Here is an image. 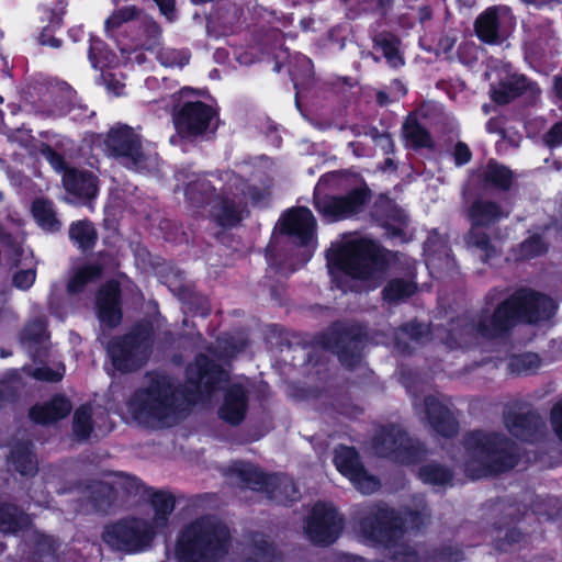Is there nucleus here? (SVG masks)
<instances>
[{"label": "nucleus", "mask_w": 562, "mask_h": 562, "mask_svg": "<svg viewBox=\"0 0 562 562\" xmlns=\"http://www.w3.org/2000/svg\"><path fill=\"white\" fill-rule=\"evenodd\" d=\"M554 312L555 304L550 297L529 290H520L502 303L493 314L482 315L475 324H467L459 331L451 333L447 345L465 347L479 335L494 337L506 331L518 321L538 323L549 319Z\"/></svg>", "instance_id": "nucleus-1"}, {"label": "nucleus", "mask_w": 562, "mask_h": 562, "mask_svg": "<svg viewBox=\"0 0 562 562\" xmlns=\"http://www.w3.org/2000/svg\"><path fill=\"white\" fill-rule=\"evenodd\" d=\"M149 350L150 334L139 329L124 338L114 339L108 348L113 366L119 371H130L142 366Z\"/></svg>", "instance_id": "nucleus-10"}, {"label": "nucleus", "mask_w": 562, "mask_h": 562, "mask_svg": "<svg viewBox=\"0 0 562 562\" xmlns=\"http://www.w3.org/2000/svg\"><path fill=\"white\" fill-rule=\"evenodd\" d=\"M505 425L513 436L525 440L528 439L529 420L526 417L507 415L505 417Z\"/></svg>", "instance_id": "nucleus-44"}, {"label": "nucleus", "mask_w": 562, "mask_h": 562, "mask_svg": "<svg viewBox=\"0 0 562 562\" xmlns=\"http://www.w3.org/2000/svg\"><path fill=\"white\" fill-rule=\"evenodd\" d=\"M101 270V267L95 263H87L80 267L68 282V292L79 293L88 282L100 277Z\"/></svg>", "instance_id": "nucleus-31"}, {"label": "nucleus", "mask_w": 562, "mask_h": 562, "mask_svg": "<svg viewBox=\"0 0 562 562\" xmlns=\"http://www.w3.org/2000/svg\"><path fill=\"white\" fill-rule=\"evenodd\" d=\"M419 476L426 483L438 485L447 484L451 480L450 471L437 464L422 468Z\"/></svg>", "instance_id": "nucleus-41"}, {"label": "nucleus", "mask_w": 562, "mask_h": 562, "mask_svg": "<svg viewBox=\"0 0 562 562\" xmlns=\"http://www.w3.org/2000/svg\"><path fill=\"white\" fill-rule=\"evenodd\" d=\"M32 214L38 226L44 231L56 232L60 228V222L49 201L35 200L32 205Z\"/></svg>", "instance_id": "nucleus-28"}, {"label": "nucleus", "mask_w": 562, "mask_h": 562, "mask_svg": "<svg viewBox=\"0 0 562 562\" xmlns=\"http://www.w3.org/2000/svg\"><path fill=\"white\" fill-rule=\"evenodd\" d=\"M112 155L123 159L128 168L149 171L156 165L155 156H145L140 150L138 135L127 126H117L110 131L105 140Z\"/></svg>", "instance_id": "nucleus-9"}, {"label": "nucleus", "mask_w": 562, "mask_h": 562, "mask_svg": "<svg viewBox=\"0 0 562 562\" xmlns=\"http://www.w3.org/2000/svg\"><path fill=\"white\" fill-rule=\"evenodd\" d=\"M390 0H379L381 7L385 5Z\"/></svg>", "instance_id": "nucleus-58"}, {"label": "nucleus", "mask_w": 562, "mask_h": 562, "mask_svg": "<svg viewBox=\"0 0 562 562\" xmlns=\"http://www.w3.org/2000/svg\"><path fill=\"white\" fill-rule=\"evenodd\" d=\"M136 16V10L133 7H125L111 14L104 24L105 32L111 34L117 30L123 23L133 20Z\"/></svg>", "instance_id": "nucleus-42"}, {"label": "nucleus", "mask_w": 562, "mask_h": 562, "mask_svg": "<svg viewBox=\"0 0 562 562\" xmlns=\"http://www.w3.org/2000/svg\"><path fill=\"white\" fill-rule=\"evenodd\" d=\"M334 462L337 470L362 494H370L379 488V481L363 470L358 454L352 448H338Z\"/></svg>", "instance_id": "nucleus-17"}, {"label": "nucleus", "mask_w": 562, "mask_h": 562, "mask_svg": "<svg viewBox=\"0 0 562 562\" xmlns=\"http://www.w3.org/2000/svg\"><path fill=\"white\" fill-rule=\"evenodd\" d=\"M541 366V360L536 353H524L510 360L509 369L513 373L529 374L536 372Z\"/></svg>", "instance_id": "nucleus-37"}, {"label": "nucleus", "mask_w": 562, "mask_h": 562, "mask_svg": "<svg viewBox=\"0 0 562 562\" xmlns=\"http://www.w3.org/2000/svg\"><path fill=\"white\" fill-rule=\"evenodd\" d=\"M108 484H111L112 490L115 494L125 493L133 494L138 490V482L136 479L131 477L126 474L120 473L115 474L113 479H111Z\"/></svg>", "instance_id": "nucleus-43"}, {"label": "nucleus", "mask_w": 562, "mask_h": 562, "mask_svg": "<svg viewBox=\"0 0 562 562\" xmlns=\"http://www.w3.org/2000/svg\"><path fill=\"white\" fill-rule=\"evenodd\" d=\"M189 383L199 394H209L222 381L227 379V372L209 361L204 356L196 359L195 364L188 370Z\"/></svg>", "instance_id": "nucleus-21"}, {"label": "nucleus", "mask_w": 562, "mask_h": 562, "mask_svg": "<svg viewBox=\"0 0 562 562\" xmlns=\"http://www.w3.org/2000/svg\"><path fill=\"white\" fill-rule=\"evenodd\" d=\"M342 528V519L333 505L316 504L307 518L305 531L310 539L319 544L333 543Z\"/></svg>", "instance_id": "nucleus-16"}, {"label": "nucleus", "mask_w": 562, "mask_h": 562, "mask_svg": "<svg viewBox=\"0 0 562 562\" xmlns=\"http://www.w3.org/2000/svg\"><path fill=\"white\" fill-rule=\"evenodd\" d=\"M546 251V244L539 236H532L520 245L519 258L529 259Z\"/></svg>", "instance_id": "nucleus-45"}, {"label": "nucleus", "mask_w": 562, "mask_h": 562, "mask_svg": "<svg viewBox=\"0 0 562 562\" xmlns=\"http://www.w3.org/2000/svg\"><path fill=\"white\" fill-rule=\"evenodd\" d=\"M553 91L555 97L562 100V77H557L554 79Z\"/></svg>", "instance_id": "nucleus-54"}, {"label": "nucleus", "mask_w": 562, "mask_h": 562, "mask_svg": "<svg viewBox=\"0 0 562 562\" xmlns=\"http://www.w3.org/2000/svg\"><path fill=\"white\" fill-rule=\"evenodd\" d=\"M91 407L83 405L79 407L74 416V431L80 439H86L91 432Z\"/></svg>", "instance_id": "nucleus-40"}, {"label": "nucleus", "mask_w": 562, "mask_h": 562, "mask_svg": "<svg viewBox=\"0 0 562 562\" xmlns=\"http://www.w3.org/2000/svg\"><path fill=\"white\" fill-rule=\"evenodd\" d=\"M373 449L376 454L392 457L395 461L401 463H411L414 461L413 446L407 436L398 427L381 430L373 440Z\"/></svg>", "instance_id": "nucleus-18"}, {"label": "nucleus", "mask_w": 562, "mask_h": 562, "mask_svg": "<svg viewBox=\"0 0 562 562\" xmlns=\"http://www.w3.org/2000/svg\"><path fill=\"white\" fill-rule=\"evenodd\" d=\"M339 358H340V361L347 366H350L351 363H349L347 361V358H346V355L344 352H339Z\"/></svg>", "instance_id": "nucleus-57"}, {"label": "nucleus", "mask_w": 562, "mask_h": 562, "mask_svg": "<svg viewBox=\"0 0 562 562\" xmlns=\"http://www.w3.org/2000/svg\"><path fill=\"white\" fill-rule=\"evenodd\" d=\"M510 19V12L507 8L487 9L476 20V34L486 43H496L499 37L501 24Z\"/></svg>", "instance_id": "nucleus-25"}, {"label": "nucleus", "mask_w": 562, "mask_h": 562, "mask_svg": "<svg viewBox=\"0 0 562 562\" xmlns=\"http://www.w3.org/2000/svg\"><path fill=\"white\" fill-rule=\"evenodd\" d=\"M89 59L93 68L103 69L113 65V56L99 40H91Z\"/></svg>", "instance_id": "nucleus-39"}, {"label": "nucleus", "mask_w": 562, "mask_h": 562, "mask_svg": "<svg viewBox=\"0 0 562 562\" xmlns=\"http://www.w3.org/2000/svg\"><path fill=\"white\" fill-rule=\"evenodd\" d=\"M3 102V99L0 97V103Z\"/></svg>", "instance_id": "nucleus-60"}, {"label": "nucleus", "mask_w": 562, "mask_h": 562, "mask_svg": "<svg viewBox=\"0 0 562 562\" xmlns=\"http://www.w3.org/2000/svg\"><path fill=\"white\" fill-rule=\"evenodd\" d=\"M366 200V191L357 189L346 196L315 195V206L327 221H338L357 213Z\"/></svg>", "instance_id": "nucleus-19"}, {"label": "nucleus", "mask_w": 562, "mask_h": 562, "mask_svg": "<svg viewBox=\"0 0 562 562\" xmlns=\"http://www.w3.org/2000/svg\"><path fill=\"white\" fill-rule=\"evenodd\" d=\"M248 169L247 165H241L237 171H225L221 178H215L216 182L222 183L221 193L216 196H211V192L216 190V187L205 176L190 180L184 189V195L195 206L203 203L212 204L211 215L222 226H233L241 220L246 202L260 199L255 186H247L243 179L248 173Z\"/></svg>", "instance_id": "nucleus-2"}, {"label": "nucleus", "mask_w": 562, "mask_h": 562, "mask_svg": "<svg viewBox=\"0 0 562 562\" xmlns=\"http://www.w3.org/2000/svg\"><path fill=\"white\" fill-rule=\"evenodd\" d=\"M71 411L69 401L63 396L54 397L49 403L45 405H36L31 412V418L41 424L54 423L60 418H64Z\"/></svg>", "instance_id": "nucleus-26"}, {"label": "nucleus", "mask_w": 562, "mask_h": 562, "mask_svg": "<svg viewBox=\"0 0 562 562\" xmlns=\"http://www.w3.org/2000/svg\"><path fill=\"white\" fill-rule=\"evenodd\" d=\"M157 5L159 7L161 13L168 19H173V5L175 0H154Z\"/></svg>", "instance_id": "nucleus-53"}, {"label": "nucleus", "mask_w": 562, "mask_h": 562, "mask_svg": "<svg viewBox=\"0 0 562 562\" xmlns=\"http://www.w3.org/2000/svg\"><path fill=\"white\" fill-rule=\"evenodd\" d=\"M544 143L549 147H558L562 145V123L554 124L544 135Z\"/></svg>", "instance_id": "nucleus-49"}, {"label": "nucleus", "mask_w": 562, "mask_h": 562, "mask_svg": "<svg viewBox=\"0 0 562 562\" xmlns=\"http://www.w3.org/2000/svg\"><path fill=\"white\" fill-rule=\"evenodd\" d=\"M11 462L21 474L30 475L36 470L35 460L27 446L19 447L11 454Z\"/></svg>", "instance_id": "nucleus-36"}, {"label": "nucleus", "mask_w": 562, "mask_h": 562, "mask_svg": "<svg viewBox=\"0 0 562 562\" xmlns=\"http://www.w3.org/2000/svg\"><path fill=\"white\" fill-rule=\"evenodd\" d=\"M104 81L109 92L113 93L114 95H121L123 93L124 83H122L120 80H115L114 78H112V75H105Z\"/></svg>", "instance_id": "nucleus-51"}, {"label": "nucleus", "mask_w": 562, "mask_h": 562, "mask_svg": "<svg viewBox=\"0 0 562 562\" xmlns=\"http://www.w3.org/2000/svg\"><path fill=\"white\" fill-rule=\"evenodd\" d=\"M551 422L557 436L562 441V402L553 407L551 413Z\"/></svg>", "instance_id": "nucleus-50"}, {"label": "nucleus", "mask_w": 562, "mask_h": 562, "mask_svg": "<svg viewBox=\"0 0 562 562\" xmlns=\"http://www.w3.org/2000/svg\"><path fill=\"white\" fill-rule=\"evenodd\" d=\"M375 45L379 47L392 67L403 65V59L398 49V41L391 36H380L375 40Z\"/></svg>", "instance_id": "nucleus-35"}, {"label": "nucleus", "mask_w": 562, "mask_h": 562, "mask_svg": "<svg viewBox=\"0 0 562 562\" xmlns=\"http://www.w3.org/2000/svg\"><path fill=\"white\" fill-rule=\"evenodd\" d=\"M427 333V327L420 324H411L403 327L398 335H396L394 345L402 351L408 349L407 339L419 342L422 336Z\"/></svg>", "instance_id": "nucleus-38"}, {"label": "nucleus", "mask_w": 562, "mask_h": 562, "mask_svg": "<svg viewBox=\"0 0 562 562\" xmlns=\"http://www.w3.org/2000/svg\"><path fill=\"white\" fill-rule=\"evenodd\" d=\"M529 88L532 90L531 83L525 76L507 74L506 80L502 81L499 88L493 90L492 98L497 103H507L512 98L521 94Z\"/></svg>", "instance_id": "nucleus-27"}, {"label": "nucleus", "mask_w": 562, "mask_h": 562, "mask_svg": "<svg viewBox=\"0 0 562 562\" xmlns=\"http://www.w3.org/2000/svg\"><path fill=\"white\" fill-rule=\"evenodd\" d=\"M425 524V515L407 513L397 517L385 506H375L364 517L358 529L359 539L369 546H384L392 562H417L416 551L400 541L408 530L419 529Z\"/></svg>", "instance_id": "nucleus-4"}, {"label": "nucleus", "mask_w": 562, "mask_h": 562, "mask_svg": "<svg viewBox=\"0 0 562 562\" xmlns=\"http://www.w3.org/2000/svg\"><path fill=\"white\" fill-rule=\"evenodd\" d=\"M191 89L184 88L177 94L179 102L183 101V104L175 114V126L183 135L202 134L214 116L212 108L201 101L191 100Z\"/></svg>", "instance_id": "nucleus-14"}, {"label": "nucleus", "mask_w": 562, "mask_h": 562, "mask_svg": "<svg viewBox=\"0 0 562 562\" xmlns=\"http://www.w3.org/2000/svg\"><path fill=\"white\" fill-rule=\"evenodd\" d=\"M42 155L56 171L63 173V183L67 192L83 199L95 196L98 187L92 173L67 168L64 158L50 147L43 148Z\"/></svg>", "instance_id": "nucleus-15"}, {"label": "nucleus", "mask_w": 562, "mask_h": 562, "mask_svg": "<svg viewBox=\"0 0 562 562\" xmlns=\"http://www.w3.org/2000/svg\"><path fill=\"white\" fill-rule=\"evenodd\" d=\"M425 411L429 424L438 434L451 436L457 431V423L443 403L435 397L425 398Z\"/></svg>", "instance_id": "nucleus-24"}, {"label": "nucleus", "mask_w": 562, "mask_h": 562, "mask_svg": "<svg viewBox=\"0 0 562 562\" xmlns=\"http://www.w3.org/2000/svg\"><path fill=\"white\" fill-rule=\"evenodd\" d=\"M232 471L243 484L251 490L268 488L271 486V497L277 501H293L296 497V486L294 482L285 475L267 477L258 468L246 463L234 464Z\"/></svg>", "instance_id": "nucleus-12"}, {"label": "nucleus", "mask_w": 562, "mask_h": 562, "mask_svg": "<svg viewBox=\"0 0 562 562\" xmlns=\"http://www.w3.org/2000/svg\"><path fill=\"white\" fill-rule=\"evenodd\" d=\"M271 559V552L268 549H261L259 553L258 562H269Z\"/></svg>", "instance_id": "nucleus-55"}, {"label": "nucleus", "mask_w": 562, "mask_h": 562, "mask_svg": "<svg viewBox=\"0 0 562 562\" xmlns=\"http://www.w3.org/2000/svg\"><path fill=\"white\" fill-rule=\"evenodd\" d=\"M69 236L80 248H89L95 240V232L87 221H78L70 226Z\"/></svg>", "instance_id": "nucleus-33"}, {"label": "nucleus", "mask_w": 562, "mask_h": 562, "mask_svg": "<svg viewBox=\"0 0 562 562\" xmlns=\"http://www.w3.org/2000/svg\"><path fill=\"white\" fill-rule=\"evenodd\" d=\"M486 128L490 133H494L495 130H494V123L493 121H488L487 124H486Z\"/></svg>", "instance_id": "nucleus-56"}, {"label": "nucleus", "mask_w": 562, "mask_h": 562, "mask_svg": "<svg viewBox=\"0 0 562 562\" xmlns=\"http://www.w3.org/2000/svg\"><path fill=\"white\" fill-rule=\"evenodd\" d=\"M464 447L467 472L473 479L512 469L517 463L514 445L496 434L472 432Z\"/></svg>", "instance_id": "nucleus-8"}, {"label": "nucleus", "mask_w": 562, "mask_h": 562, "mask_svg": "<svg viewBox=\"0 0 562 562\" xmlns=\"http://www.w3.org/2000/svg\"><path fill=\"white\" fill-rule=\"evenodd\" d=\"M247 407L245 383H234L225 393L220 417L232 425H237L245 418Z\"/></svg>", "instance_id": "nucleus-23"}, {"label": "nucleus", "mask_w": 562, "mask_h": 562, "mask_svg": "<svg viewBox=\"0 0 562 562\" xmlns=\"http://www.w3.org/2000/svg\"><path fill=\"white\" fill-rule=\"evenodd\" d=\"M415 284L411 280L395 279L387 283L383 293L384 299L390 302H395L412 295L415 292Z\"/></svg>", "instance_id": "nucleus-34"}, {"label": "nucleus", "mask_w": 562, "mask_h": 562, "mask_svg": "<svg viewBox=\"0 0 562 562\" xmlns=\"http://www.w3.org/2000/svg\"><path fill=\"white\" fill-rule=\"evenodd\" d=\"M403 135L406 143L413 147H426L430 143L428 133L413 116H408L405 121L403 125Z\"/></svg>", "instance_id": "nucleus-32"}, {"label": "nucleus", "mask_w": 562, "mask_h": 562, "mask_svg": "<svg viewBox=\"0 0 562 562\" xmlns=\"http://www.w3.org/2000/svg\"><path fill=\"white\" fill-rule=\"evenodd\" d=\"M58 8H50L54 4V1H47L45 5V10H49L47 14L48 25L44 26L42 34L40 35V43L42 45H47L50 47H59L60 41L54 36L48 34V29L55 30L61 25L63 14H64V0H56Z\"/></svg>", "instance_id": "nucleus-29"}, {"label": "nucleus", "mask_w": 562, "mask_h": 562, "mask_svg": "<svg viewBox=\"0 0 562 562\" xmlns=\"http://www.w3.org/2000/svg\"><path fill=\"white\" fill-rule=\"evenodd\" d=\"M481 177L487 186L505 190L509 188L513 175L505 166L491 161L482 171Z\"/></svg>", "instance_id": "nucleus-30"}, {"label": "nucleus", "mask_w": 562, "mask_h": 562, "mask_svg": "<svg viewBox=\"0 0 562 562\" xmlns=\"http://www.w3.org/2000/svg\"><path fill=\"white\" fill-rule=\"evenodd\" d=\"M20 528L15 509L7 507L0 510V530L3 532H15Z\"/></svg>", "instance_id": "nucleus-46"}, {"label": "nucleus", "mask_w": 562, "mask_h": 562, "mask_svg": "<svg viewBox=\"0 0 562 562\" xmlns=\"http://www.w3.org/2000/svg\"><path fill=\"white\" fill-rule=\"evenodd\" d=\"M508 214L509 210L502 209L495 203L475 202L469 211L472 228L467 236L468 246L481 250L484 252V259H488L494 248L491 246L487 236L481 232V227L495 223Z\"/></svg>", "instance_id": "nucleus-13"}, {"label": "nucleus", "mask_w": 562, "mask_h": 562, "mask_svg": "<svg viewBox=\"0 0 562 562\" xmlns=\"http://www.w3.org/2000/svg\"><path fill=\"white\" fill-rule=\"evenodd\" d=\"M316 222L312 212L306 207L291 210L282 218V227L289 235L294 236L301 245L314 249Z\"/></svg>", "instance_id": "nucleus-20"}, {"label": "nucleus", "mask_w": 562, "mask_h": 562, "mask_svg": "<svg viewBox=\"0 0 562 562\" xmlns=\"http://www.w3.org/2000/svg\"><path fill=\"white\" fill-rule=\"evenodd\" d=\"M198 396L180 398L170 379L148 375L145 385L130 400L127 407L132 417L150 427H167L175 424L184 406L195 403Z\"/></svg>", "instance_id": "nucleus-5"}, {"label": "nucleus", "mask_w": 562, "mask_h": 562, "mask_svg": "<svg viewBox=\"0 0 562 562\" xmlns=\"http://www.w3.org/2000/svg\"><path fill=\"white\" fill-rule=\"evenodd\" d=\"M454 157L458 165L467 164L471 158L470 149L467 145L459 143L456 146Z\"/></svg>", "instance_id": "nucleus-52"}, {"label": "nucleus", "mask_w": 562, "mask_h": 562, "mask_svg": "<svg viewBox=\"0 0 562 562\" xmlns=\"http://www.w3.org/2000/svg\"><path fill=\"white\" fill-rule=\"evenodd\" d=\"M154 515L150 522L143 519L122 520L106 528L104 541L116 550L135 553L147 549L154 537L162 533L172 513V497L164 492L156 493L151 499Z\"/></svg>", "instance_id": "nucleus-6"}, {"label": "nucleus", "mask_w": 562, "mask_h": 562, "mask_svg": "<svg viewBox=\"0 0 562 562\" xmlns=\"http://www.w3.org/2000/svg\"><path fill=\"white\" fill-rule=\"evenodd\" d=\"M5 229L0 232L1 244L10 248L11 256L16 263L24 262V267L14 273L13 283L21 290H27L36 278L32 250L22 246L23 233L19 222H11Z\"/></svg>", "instance_id": "nucleus-11"}, {"label": "nucleus", "mask_w": 562, "mask_h": 562, "mask_svg": "<svg viewBox=\"0 0 562 562\" xmlns=\"http://www.w3.org/2000/svg\"><path fill=\"white\" fill-rule=\"evenodd\" d=\"M228 549L227 528L212 517L189 524L181 532L173 550L179 562H212Z\"/></svg>", "instance_id": "nucleus-7"}, {"label": "nucleus", "mask_w": 562, "mask_h": 562, "mask_svg": "<svg viewBox=\"0 0 562 562\" xmlns=\"http://www.w3.org/2000/svg\"><path fill=\"white\" fill-rule=\"evenodd\" d=\"M387 254L372 240L342 237L327 252V267L337 286L344 291L356 290L348 279L360 280L373 288L381 280L387 262Z\"/></svg>", "instance_id": "nucleus-3"}, {"label": "nucleus", "mask_w": 562, "mask_h": 562, "mask_svg": "<svg viewBox=\"0 0 562 562\" xmlns=\"http://www.w3.org/2000/svg\"><path fill=\"white\" fill-rule=\"evenodd\" d=\"M120 289L115 281L106 283L98 293L97 306L100 322L109 327L116 326L121 321Z\"/></svg>", "instance_id": "nucleus-22"}, {"label": "nucleus", "mask_w": 562, "mask_h": 562, "mask_svg": "<svg viewBox=\"0 0 562 562\" xmlns=\"http://www.w3.org/2000/svg\"><path fill=\"white\" fill-rule=\"evenodd\" d=\"M154 82H155V80H154V79H148V80H147V85H148V86L153 85Z\"/></svg>", "instance_id": "nucleus-59"}, {"label": "nucleus", "mask_w": 562, "mask_h": 562, "mask_svg": "<svg viewBox=\"0 0 562 562\" xmlns=\"http://www.w3.org/2000/svg\"><path fill=\"white\" fill-rule=\"evenodd\" d=\"M189 57L186 53L166 52L161 55V64L167 67H182L187 65Z\"/></svg>", "instance_id": "nucleus-48"}, {"label": "nucleus", "mask_w": 562, "mask_h": 562, "mask_svg": "<svg viewBox=\"0 0 562 562\" xmlns=\"http://www.w3.org/2000/svg\"><path fill=\"white\" fill-rule=\"evenodd\" d=\"M65 373L64 367H58L56 369H50L48 367H41L33 371V376L37 380L43 381H59Z\"/></svg>", "instance_id": "nucleus-47"}]
</instances>
